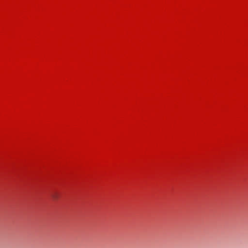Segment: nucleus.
Masks as SVG:
<instances>
[{
	"label": "nucleus",
	"instance_id": "f257e3e1",
	"mask_svg": "<svg viewBox=\"0 0 248 248\" xmlns=\"http://www.w3.org/2000/svg\"><path fill=\"white\" fill-rule=\"evenodd\" d=\"M52 197L54 200H55L57 198V196L54 194L52 195Z\"/></svg>",
	"mask_w": 248,
	"mask_h": 248
}]
</instances>
